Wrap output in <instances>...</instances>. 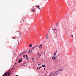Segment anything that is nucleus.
Returning a JSON list of instances; mask_svg holds the SVG:
<instances>
[{
	"label": "nucleus",
	"instance_id": "de8ad7c7",
	"mask_svg": "<svg viewBox=\"0 0 76 76\" xmlns=\"http://www.w3.org/2000/svg\"><path fill=\"white\" fill-rule=\"evenodd\" d=\"M52 30H53V29H52Z\"/></svg>",
	"mask_w": 76,
	"mask_h": 76
},
{
	"label": "nucleus",
	"instance_id": "dca6fc26",
	"mask_svg": "<svg viewBox=\"0 0 76 76\" xmlns=\"http://www.w3.org/2000/svg\"><path fill=\"white\" fill-rule=\"evenodd\" d=\"M56 26H58V23H56Z\"/></svg>",
	"mask_w": 76,
	"mask_h": 76
},
{
	"label": "nucleus",
	"instance_id": "b1692460",
	"mask_svg": "<svg viewBox=\"0 0 76 76\" xmlns=\"http://www.w3.org/2000/svg\"><path fill=\"white\" fill-rule=\"evenodd\" d=\"M26 58H27V59H28V55H26Z\"/></svg>",
	"mask_w": 76,
	"mask_h": 76
},
{
	"label": "nucleus",
	"instance_id": "f03ea898",
	"mask_svg": "<svg viewBox=\"0 0 76 76\" xmlns=\"http://www.w3.org/2000/svg\"><path fill=\"white\" fill-rule=\"evenodd\" d=\"M60 71H61H61H62L63 70H64V67L63 66H60Z\"/></svg>",
	"mask_w": 76,
	"mask_h": 76
},
{
	"label": "nucleus",
	"instance_id": "1a4fd4ad",
	"mask_svg": "<svg viewBox=\"0 0 76 76\" xmlns=\"http://www.w3.org/2000/svg\"><path fill=\"white\" fill-rule=\"evenodd\" d=\"M57 53V51H56V52H54V53L53 54V56H56V54Z\"/></svg>",
	"mask_w": 76,
	"mask_h": 76
},
{
	"label": "nucleus",
	"instance_id": "f8f14e48",
	"mask_svg": "<svg viewBox=\"0 0 76 76\" xmlns=\"http://www.w3.org/2000/svg\"><path fill=\"white\" fill-rule=\"evenodd\" d=\"M32 45L31 44H30L29 45V47H32Z\"/></svg>",
	"mask_w": 76,
	"mask_h": 76
},
{
	"label": "nucleus",
	"instance_id": "39448f33",
	"mask_svg": "<svg viewBox=\"0 0 76 76\" xmlns=\"http://www.w3.org/2000/svg\"><path fill=\"white\" fill-rule=\"evenodd\" d=\"M41 48H42V44H41L39 47V50H41Z\"/></svg>",
	"mask_w": 76,
	"mask_h": 76
},
{
	"label": "nucleus",
	"instance_id": "79ce46f5",
	"mask_svg": "<svg viewBox=\"0 0 76 76\" xmlns=\"http://www.w3.org/2000/svg\"><path fill=\"white\" fill-rule=\"evenodd\" d=\"M38 64V65H39V64Z\"/></svg>",
	"mask_w": 76,
	"mask_h": 76
},
{
	"label": "nucleus",
	"instance_id": "cd10ccee",
	"mask_svg": "<svg viewBox=\"0 0 76 76\" xmlns=\"http://www.w3.org/2000/svg\"><path fill=\"white\" fill-rule=\"evenodd\" d=\"M24 53V52H23L22 53H21V54H23V53Z\"/></svg>",
	"mask_w": 76,
	"mask_h": 76
},
{
	"label": "nucleus",
	"instance_id": "c85d7f7f",
	"mask_svg": "<svg viewBox=\"0 0 76 76\" xmlns=\"http://www.w3.org/2000/svg\"><path fill=\"white\" fill-rule=\"evenodd\" d=\"M36 46L37 47V46H38V44H36Z\"/></svg>",
	"mask_w": 76,
	"mask_h": 76
},
{
	"label": "nucleus",
	"instance_id": "393cba45",
	"mask_svg": "<svg viewBox=\"0 0 76 76\" xmlns=\"http://www.w3.org/2000/svg\"><path fill=\"white\" fill-rule=\"evenodd\" d=\"M39 57H41V55L40 54H39Z\"/></svg>",
	"mask_w": 76,
	"mask_h": 76
},
{
	"label": "nucleus",
	"instance_id": "5701e85b",
	"mask_svg": "<svg viewBox=\"0 0 76 76\" xmlns=\"http://www.w3.org/2000/svg\"><path fill=\"white\" fill-rule=\"evenodd\" d=\"M19 35H20L22 34V33L21 32L19 33Z\"/></svg>",
	"mask_w": 76,
	"mask_h": 76
},
{
	"label": "nucleus",
	"instance_id": "aec40b11",
	"mask_svg": "<svg viewBox=\"0 0 76 76\" xmlns=\"http://www.w3.org/2000/svg\"><path fill=\"white\" fill-rule=\"evenodd\" d=\"M22 55V53H20L19 55V56L20 57V56H21V55Z\"/></svg>",
	"mask_w": 76,
	"mask_h": 76
},
{
	"label": "nucleus",
	"instance_id": "a211bd4d",
	"mask_svg": "<svg viewBox=\"0 0 76 76\" xmlns=\"http://www.w3.org/2000/svg\"><path fill=\"white\" fill-rule=\"evenodd\" d=\"M25 56H26L25 55H24L23 56V57H24V58H25Z\"/></svg>",
	"mask_w": 76,
	"mask_h": 76
},
{
	"label": "nucleus",
	"instance_id": "f257e3e1",
	"mask_svg": "<svg viewBox=\"0 0 76 76\" xmlns=\"http://www.w3.org/2000/svg\"><path fill=\"white\" fill-rule=\"evenodd\" d=\"M59 30V29H54L53 30V34L55 36V37H57V31H58Z\"/></svg>",
	"mask_w": 76,
	"mask_h": 76
},
{
	"label": "nucleus",
	"instance_id": "4c0bfd02",
	"mask_svg": "<svg viewBox=\"0 0 76 76\" xmlns=\"http://www.w3.org/2000/svg\"><path fill=\"white\" fill-rule=\"evenodd\" d=\"M39 65H38V67H39Z\"/></svg>",
	"mask_w": 76,
	"mask_h": 76
},
{
	"label": "nucleus",
	"instance_id": "49530a36",
	"mask_svg": "<svg viewBox=\"0 0 76 76\" xmlns=\"http://www.w3.org/2000/svg\"><path fill=\"white\" fill-rule=\"evenodd\" d=\"M75 43H76V42H75Z\"/></svg>",
	"mask_w": 76,
	"mask_h": 76
},
{
	"label": "nucleus",
	"instance_id": "f704fd0d",
	"mask_svg": "<svg viewBox=\"0 0 76 76\" xmlns=\"http://www.w3.org/2000/svg\"><path fill=\"white\" fill-rule=\"evenodd\" d=\"M44 70H45V68H44Z\"/></svg>",
	"mask_w": 76,
	"mask_h": 76
},
{
	"label": "nucleus",
	"instance_id": "c03bdc74",
	"mask_svg": "<svg viewBox=\"0 0 76 76\" xmlns=\"http://www.w3.org/2000/svg\"><path fill=\"white\" fill-rule=\"evenodd\" d=\"M27 60H28V59H27Z\"/></svg>",
	"mask_w": 76,
	"mask_h": 76
},
{
	"label": "nucleus",
	"instance_id": "2f4dec72",
	"mask_svg": "<svg viewBox=\"0 0 76 76\" xmlns=\"http://www.w3.org/2000/svg\"><path fill=\"white\" fill-rule=\"evenodd\" d=\"M40 69L39 68H37V70H38V69Z\"/></svg>",
	"mask_w": 76,
	"mask_h": 76
},
{
	"label": "nucleus",
	"instance_id": "4be33fe9",
	"mask_svg": "<svg viewBox=\"0 0 76 76\" xmlns=\"http://www.w3.org/2000/svg\"><path fill=\"white\" fill-rule=\"evenodd\" d=\"M28 66V65L27 64H26V65H25V64H23V66Z\"/></svg>",
	"mask_w": 76,
	"mask_h": 76
},
{
	"label": "nucleus",
	"instance_id": "a19ab883",
	"mask_svg": "<svg viewBox=\"0 0 76 76\" xmlns=\"http://www.w3.org/2000/svg\"><path fill=\"white\" fill-rule=\"evenodd\" d=\"M30 66H29V68H30Z\"/></svg>",
	"mask_w": 76,
	"mask_h": 76
},
{
	"label": "nucleus",
	"instance_id": "e433bc0d",
	"mask_svg": "<svg viewBox=\"0 0 76 76\" xmlns=\"http://www.w3.org/2000/svg\"><path fill=\"white\" fill-rule=\"evenodd\" d=\"M39 53H38V54L39 55Z\"/></svg>",
	"mask_w": 76,
	"mask_h": 76
},
{
	"label": "nucleus",
	"instance_id": "f3484780",
	"mask_svg": "<svg viewBox=\"0 0 76 76\" xmlns=\"http://www.w3.org/2000/svg\"><path fill=\"white\" fill-rule=\"evenodd\" d=\"M48 37V35H47V36H46L45 37L46 38V39H48V37Z\"/></svg>",
	"mask_w": 76,
	"mask_h": 76
},
{
	"label": "nucleus",
	"instance_id": "2eb2a0df",
	"mask_svg": "<svg viewBox=\"0 0 76 76\" xmlns=\"http://www.w3.org/2000/svg\"><path fill=\"white\" fill-rule=\"evenodd\" d=\"M31 59L33 60V61L34 62V58H33L32 57L31 58Z\"/></svg>",
	"mask_w": 76,
	"mask_h": 76
},
{
	"label": "nucleus",
	"instance_id": "37998d69",
	"mask_svg": "<svg viewBox=\"0 0 76 76\" xmlns=\"http://www.w3.org/2000/svg\"><path fill=\"white\" fill-rule=\"evenodd\" d=\"M14 66H15L14 65L13 66V67H14Z\"/></svg>",
	"mask_w": 76,
	"mask_h": 76
},
{
	"label": "nucleus",
	"instance_id": "6ab92c4d",
	"mask_svg": "<svg viewBox=\"0 0 76 76\" xmlns=\"http://www.w3.org/2000/svg\"><path fill=\"white\" fill-rule=\"evenodd\" d=\"M33 48H36V46H34V47H32Z\"/></svg>",
	"mask_w": 76,
	"mask_h": 76
},
{
	"label": "nucleus",
	"instance_id": "20e7f679",
	"mask_svg": "<svg viewBox=\"0 0 76 76\" xmlns=\"http://www.w3.org/2000/svg\"><path fill=\"white\" fill-rule=\"evenodd\" d=\"M59 72H60V70H58L56 72H55V73L57 75L58 74Z\"/></svg>",
	"mask_w": 76,
	"mask_h": 76
},
{
	"label": "nucleus",
	"instance_id": "7ed1b4c3",
	"mask_svg": "<svg viewBox=\"0 0 76 76\" xmlns=\"http://www.w3.org/2000/svg\"><path fill=\"white\" fill-rule=\"evenodd\" d=\"M52 59H53V60L55 61H56V56H53V57H52Z\"/></svg>",
	"mask_w": 76,
	"mask_h": 76
},
{
	"label": "nucleus",
	"instance_id": "c9c22d12",
	"mask_svg": "<svg viewBox=\"0 0 76 76\" xmlns=\"http://www.w3.org/2000/svg\"><path fill=\"white\" fill-rule=\"evenodd\" d=\"M44 55H45V52H44Z\"/></svg>",
	"mask_w": 76,
	"mask_h": 76
},
{
	"label": "nucleus",
	"instance_id": "4468645a",
	"mask_svg": "<svg viewBox=\"0 0 76 76\" xmlns=\"http://www.w3.org/2000/svg\"><path fill=\"white\" fill-rule=\"evenodd\" d=\"M41 67H45V65H42L41 66Z\"/></svg>",
	"mask_w": 76,
	"mask_h": 76
},
{
	"label": "nucleus",
	"instance_id": "423d86ee",
	"mask_svg": "<svg viewBox=\"0 0 76 76\" xmlns=\"http://www.w3.org/2000/svg\"><path fill=\"white\" fill-rule=\"evenodd\" d=\"M8 73H5L4 74L2 75L3 76H7V74H8Z\"/></svg>",
	"mask_w": 76,
	"mask_h": 76
},
{
	"label": "nucleus",
	"instance_id": "9d476101",
	"mask_svg": "<svg viewBox=\"0 0 76 76\" xmlns=\"http://www.w3.org/2000/svg\"><path fill=\"white\" fill-rule=\"evenodd\" d=\"M22 61V60L19 59V61H18V63H21Z\"/></svg>",
	"mask_w": 76,
	"mask_h": 76
},
{
	"label": "nucleus",
	"instance_id": "0eeeda50",
	"mask_svg": "<svg viewBox=\"0 0 76 76\" xmlns=\"http://www.w3.org/2000/svg\"><path fill=\"white\" fill-rule=\"evenodd\" d=\"M40 6L39 5H38L37 6V8L39 10H40L41 9V8L40 7Z\"/></svg>",
	"mask_w": 76,
	"mask_h": 76
},
{
	"label": "nucleus",
	"instance_id": "6e6552de",
	"mask_svg": "<svg viewBox=\"0 0 76 76\" xmlns=\"http://www.w3.org/2000/svg\"><path fill=\"white\" fill-rule=\"evenodd\" d=\"M31 11L33 12V13H34L35 11V10L34 9H32L31 10Z\"/></svg>",
	"mask_w": 76,
	"mask_h": 76
},
{
	"label": "nucleus",
	"instance_id": "bb28decb",
	"mask_svg": "<svg viewBox=\"0 0 76 76\" xmlns=\"http://www.w3.org/2000/svg\"><path fill=\"white\" fill-rule=\"evenodd\" d=\"M29 53H31V50H29Z\"/></svg>",
	"mask_w": 76,
	"mask_h": 76
},
{
	"label": "nucleus",
	"instance_id": "c756f323",
	"mask_svg": "<svg viewBox=\"0 0 76 76\" xmlns=\"http://www.w3.org/2000/svg\"><path fill=\"white\" fill-rule=\"evenodd\" d=\"M34 50V48H32L31 49V50Z\"/></svg>",
	"mask_w": 76,
	"mask_h": 76
},
{
	"label": "nucleus",
	"instance_id": "412c9836",
	"mask_svg": "<svg viewBox=\"0 0 76 76\" xmlns=\"http://www.w3.org/2000/svg\"><path fill=\"white\" fill-rule=\"evenodd\" d=\"M23 22H24V18L23 19Z\"/></svg>",
	"mask_w": 76,
	"mask_h": 76
},
{
	"label": "nucleus",
	"instance_id": "a18cd8bd",
	"mask_svg": "<svg viewBox=\"0 0 76 76\" xmlns=\"http://www.w3.org/2000/svg\"><path fill=\"white\" fill-rule=\"evenodd\" d=\"M21 59H22V58H21Z\"/></svg>",
	"mask_w": 76,
	"mask_h": 76
},
{
	"label": "nucleus",
	"instance_id": "7c9ffc66",
	"mask_svg": "<svg viewBox=\"0 0 76 76\" xmlns=\"http://www.w3.org/2000/svg\"><path fill=\"white\" fill-rule=\"evenodd\" d=\"M41 67H42L41 66L39 67V69H40V68H41Z\"/></svg>",
	"mask_w": 76,
	"mask_h": 76
},
{
	"label": "nucleus",
	"instance_id": "72a5a7b5",
	"mask_svg": "<svg viewBox=\"0 0 76 76\" xmlns=\"http://www.w3.org/2000/svg\"><path fill=\"white\" fill-rule=\"evenodd\" d=\"M32 51H31V52H32Z\"/></svg>",
	"mask_w": 76,
	"mask_h": 76
},
{
	"label": "nucleus",
	"instance_id": "a878e982",
	"mask_svg": "<svg viewBox=\"0 0 76 76\" xmlns=\"http://www.w3.org/2000/svg\"><path fill=\"white\" fill-rule=\"evenodd\" d=\"M73 37V35L71 36V37Z\"/></svg>",
	"mask_w": 76,
	"mask_h": 76
},
{
	"label": "nucleus",
	"instance_id": "ea45409f",
	"mask_svg": "<svg viewBox=\"0 0 76 76\" xmlns=\"http://www.w3.org/2000/svg\"><path fill=\"white\" fill-rule=\"evenodd\" d=\"M39 65H41V64H39Z\"/></svg>",
	"mask_w": 76,
	"mask_h": 76
},
{
	"label": "nucleus",
	"instance_id": "473e14b6",
	"mask_svg": "<svg viewBox=\"0 0 76 76\" xmlns=\"http://www.w3.org/2000/svg\"><path fill=\"white\" fill-rule=\"evenodd\" d=\"M8 76H10L9 74H8Z\"/></svg>",
	"mask_w": 76,
	"mask_h": 76
},
{
	"label": "nucleus",
	"instance_id": "ddd939ff",
	"mask_svg": "<svg viewBox=\"0 0 76 76\" xmlns=\"http://www.w3.org/2000/svg\"><path fill=\"white\" fill-rule=\"evenodd\" d=\"M12 38H13V39H15L16 37H12Z\"/></svg>",
	"mask_w": 76,
	"mask_h": 76
},
{
	"label": "nucleus",
	"instance_id": "9b49d317",
	"mask_svg": "<svg viewBox=\"0 0 76 76\" xmlns=\"http://www.w3.org/2000/svg\"><path fill=\"white\" fill-rule=\"evenodd\" d=\"M53 75V74L52 73H51L50 74H49V76H52V75Z\"/></svg>",
	"mask_w": 76,
	"mask_h": 76
},
{
	"label": "nucleus",
	"instance_id": "58836bf2",
	"mask_svg": "<svg viewBox=\"0 0 76 76\" xmlns=\"http://www.w3.org/2000/svg\"><path fill=\"white\" fill-rule=\"evenodd\" d=\"M16 76H18V75H16Z\"/></svg>",
	"mask_w": 76,
	"mask_h": 76
}]
</instances>
